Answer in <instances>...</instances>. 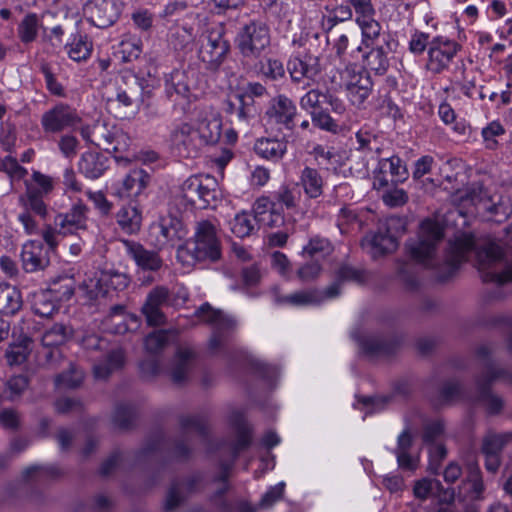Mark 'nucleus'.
Segmentation results:
<instances>
[{"label":"nucleus","instance_id":"nucleus-49","mask_svg":"<svg viewBox=\"0 0 512 512\" xmlns=\"http://www.w3.org/2000/svg\"><path fill=\"white\" fill-rule=\"evenodd\" d=\"M336 224L341 234H350L360 232L364 222L353 209L343 207L339 211Z\"/></svg>","mask_w":512,"mask_h":512},{"label":"nucleus","instance_id":"nucleus-21","mask_svg":"<svg viewBox=\"0 0 512 512\" xmlns=\"http://www.w3.org/2000/svg\"><path fill=\"white\" fill-rule=\"evenodd\" d=\"M165 95L175 108L184 113L189 110L192 95L184 71L175 69L165 78Z\"/></svg>","mask_w":512,"mask_h":512},{"label":"nucleus","instance_id":"nucleus-64","mask_svg":"<svg viewBox=\"0 0 512 512\" xmlns=\"http://www.w3.org/2000/svg\"><path fill=\"white\" fill-rule=\"evenodd\" d=\"M353 16V12L348 5H339L337 6L331 15L324 19L322 25L323 28L330 32L332 31L339 23L351 20Z\"/></svg>","mask_w":512,"mask_h":512},{"label":"nucleus","instance_id":"nucleus-11","mask_svg":"<svg viewBox=\"0 0 512 512\" xmlns=\"http://www.w3.org/2000/svg\"><path fill=\"white\" fill-rule=\"evenodd\" d=\"M185 235L182 223L177 218H164L159 223H154L149 229V241L159 251L176 247L177 256L185 251L181 243Z\"/></svg>","mask_w":512,"mask_h":512},{"label":"nucleus","instance_id":"nucleus-44","mask_svg":"<svg viewBox=\"0 0 512 512\" xmlns=\"http://www.w3.org/2000/svg\"><path fill=\"white\" fill-rule=\"evenodd\" d=\"M505 135L506 129L499 120H493L481 129L483 146L489 151L500 149L501 141Z\"/></svg>","mask_w":512,"mask_h":512},{"label":"nucleus","instance_id":"nucleus-6","mask_svg":"<svg viewBox=\"0 0 512 512\" xmlns=\"http://www.w3.org/2000/svg\"><path fill=\"white\" fill-rule=\"evenodd\" d=\"M80 135L88 143L108 153H114L117 161L128 160L127 157L117 155L126 152L130 146L129 136L117 126L106 121H96L92 125L82 126Z\"/></svg>","mask_w":512,"mask_h":512},{"label":"nucleus","instance_id":"nucleus-62","mask_svg":"<svg viewBox=\"0 0 512 512\" xmlns=\"http://www.w3.org/2000/svg\"><path fill=\"white\" fill-rule=\"evenodd\" d=\"M62 474L60 468L50 466H31L24 470L23 477L26 480L42 481L48 478H56Z\"/></svg>","mask_w":512,"mask_h":512},{"label":"nucleus","instance_id":"nucleus-56","mask_svg":"<svg viewBox=\"0 0 512 512\" xmlns=\"http://www.w3.org/2000/svg\"><path fill=\"white\" fill-rule=\"evenodd\" d=\"M39 29V19L35 13L27 14L20 22L17 32L22 43L28 44L36 40Z\"/></svg>","mask_w":512,"mask_h":512},{"label":"nucleus","instance_id":"nucleus-60","mask_svg":"<svg viewBox=\"0 0 512 512\" xmlns=\"http://www.w3.org/2000/svg\"><path fill=\"white\" fill-rule=\"evenodd\" d=\"M327 92L319 88L308 90L299 100L300 108L309 113V115L322 108Z\"/></svg>","mask_w":512,"mask_h":512},{"label":"nucleus","instance_id":"nucleus-7","mask_svg":"<svg viewBox=\"0 0 512 512\" xmlns=\"http://www.w3.org/2000/svg\"><path fill=\"white\" fill-rule=\"evenodd\" d=\"M231 49L225 37L223 24L208 27L201 36L199 57L209 71L216 72L226 60Z\"/></svg>","mask_w":512,"mask_h":512},{"label":"nucleus","instance_id":"nucleus-33","mask_svg":"<svg viewBox=\"0 0 512 512\" xmlns=\"http://www.w3.org/2000/svg\"><path fill=\"white\" fill-rule=\"evenodd\" d=\"M195 356V351L189 347L178 348L169 369L174 384L182 385L187 381Z\"/></svg>","mask_w":512,"mask_h":512},{"label":"nucleus","instance_id":"nucleus-57","mask_svg":"<svg viewBox=\"0 0 512 512\" xmlns=\"http://www.w3.org/2000/svg\"><path fill=\"white\" fill-rule=\"evenodd\" d=\"M237 100V109L235 112L232 123L238 127L246 128L250 120L254 119L257 115V109L254 104H250L247 100L235 94Z\"/></svg>","mask_w":512,"mask_h":512},{"label":"nucleus","instance_id":"nucleus-4","mask_svg":"<svg viewBox=\"0 0 512 512\" xmlns=\"http://www.w3.org/2000/svg\"><path fill=\"white\" fill-rule=\"evenodd\" d=\"M451 251L450 256H506L504 246L512 249V223L506 229L503 240H498L488 234L461 232L456 234L448 242Z\"/></svg>","mask_w":512,"mask_h":512},{"label":"nucleus","instance_id":"nucleus-48","mask_svg":"<svg viewBox=\"0 0 512 512\" xmlns=\"http://www.w3.org/2000/svg\"><path fill=\"white\" fill-rule=\"evenodd\" d=\"M117 223L126 233L132 234L140 229L141 213L135 206H123L116 214Z\"/></svg>","mask_w":512,"mask_h":512},{"label":"nucleus","instance_id":"nucleus-53","mask_svg":"<svg viewBox=\"0 0 512 512\" xmlns=\"http://www.w3.org/2000/svg\"><path fill=\"white\" fill-rule=\"evenodd\" d=\"M258 221L252 213L241 212L230 222L231 231L239 238L250 236Z\"/></svg>","mask_w":512,"mask_h":512},{"label":"nucleus","instance_id":"nucleus-36","mask_svg":"<svg viewBox=\"0 0 512 512\" xmlns=\"http://www.w3.org/2000/svg\"><path fill=\"white\" fill-rule=\"evenodd\" d=\"M202 148L216 144L222 134V120L216 115L205 116L197 120L195 126Z\"/></svg>","mask_w":512,"mask_h":512},{"label":"nucleus","instance_id":"nucleus-28","mask_svg":"<svg viewBox=\"0 0 512 512\" xmlns=\"http://www.w3.org/2000/svg\"><path fill=\"white\" fill-rule=\"evenodd\" d=\"M267 115L276 124L282 125L287 130H293L295 126L294 120L297 116V107L292 99L284 94H280L270 101Z\"/></svg>","mask_w":512,"mask_h":512},{"label":"nucleus","instance_id":"nucleus-38","mask_svg":"<svg viewBox=\"0 0 512 512\" xmlns=\"http://www.w3.org/2000/svg\"><path fill=\"white\" fill-rule=\"evenodd\" d=\"M74 269H69L67 272L57 275L51 281L49 291L56 302L60 305L71 299L74 294Z\"/></svg>","mask_w":512,"mask_h":512},{"label":"nucleus","instance_id":"nucleus-16","mask_svg":"<svg viewBox=\"0 0 512 512\" xmlns=\"http://www.w3.org/2000/svg\"><path fill=\"white\" fill-rule=\"evenodd\" d=\"M344 85L349 101L357 107H360L367 100L373 90V82L369 72L356 66L346 68Z\"/></svg>","mask_w":512,"mask_h":512},{"label":"nucleus","instance_id":"nucleus-39","mask_svg":"<svg viewBox=\"0 0 512 512\" xmlns=\"http://www.w3.org/2000/svg\"><path fill=\"white\" fill-rule=\"evenodd\" d=\"M298 187H302L305 195L310 199L319 198L323 194L324 180L320 172L312 167L306 166L301 170Z\"/></svg>","mask_w":512,"mask_h":512},{"label":"nucleus","instance_id":"nucleus-5","mask_svg":"<svg viewBox=\"0 0 512 512\" xmlns=\"http://www.w3.org/2000/svg\"><path fill=\"white\" fill-rule=\"evenodd\" d=\"M239 61L243 67L260 58L271 44L269 26L260 19H251L237 30L234 39Z\"/></svg>","mask_w":512,"mask_h":512},{"label":"nucleus","instance_id":"nucleus-10","mask_svg":"<svg viewBox=\"0 0 512 512\" xmlns=\"http://www.w3.org/2000/svg\"><path fill=\"white\" fill-rule=\"evenodd\" d=\"M184 247L191 256H221L222 244L216 225L210 220L198 221L194 237L187 240Z\"/></svg>","mask_w":512,"mask_h":512},{"label":"nucleus","instance_id":"nucleus-43","mask_svg":"<svg viewBox=\"0 0 512 512\" xmlns=\"http://www.w3.org/2000/svg\"><path fill=\"white\" fill-rule=\"evenodd\" d=\"M22 306L20 291L8 283L0 284V313L14 315Z\"/></svg>","mask_w":512,"mask_h":512},{"label":"nucleus","instance_id":"nucleus-42","mask_svg":"<svg viewBox=\"0 0 512 512\" xmlns=\"http://www.w3.org/2000/svg\"><path fill=\"white\" fill-rule=\"evenodd\" d=\"M33 341L27 335H20L6 350V360L9 365L24 363L32 351Z\"/></svg>","mask_w":512,"mask_h":512},{"label":"nucleus","instance_id":"nucleus-25","mask_svg":"<svg viewBox=\"0 0 512 512\" xmlns=\"http://www.w3.org/2000/svg\"><path fill=\"white\" fill-rule=\"evenodd\" d=\"M287 70L293 82L314 79L321 71L319 57L310 52L292 55L287 62Z\"/></svg>","mask_w":512,"mask_h":512},{"label":"nucleus","instance_id":"nucleus-24","mask_svg":"<svg viewBox=\"0 0 512 512\" xmlns=\"http://www.w3.org/2000/svg\"><path fill=\"white\" fill-rule=\"evenodd\" d=\"M170 305V292L164 286H157L149 292L142 306V313L149 326H161L166 323L162 307Z\"/></svg>","mask_w":512,"mask_h":512},{"label":"nucleus","instance_id":"nucleus-35","mask_svg":"<svg viewBox=\"0 0 512 512\" xmlns=\"http://www.w3.org/2000/svg\"><path fill=\"white\" fill-rule=\"evenodd\" d=\"M364 49L366 51L362 53V59L365 67L377 75H384L390 66L388 55L396 52V50H388L385 45Z\"/></svg>","mask_w":512,"mask_h":512},{"label":"nucleus","instance_id":"nucleus-15","mask_svg":"<svg viewBox=\"0 0 512 512\" xmlns=\"http://www.w3.org/2000/svg\"><path fill=\"white\" fill-rule=\"evenodd\" d=\"M472 202L478 213L488 221L502 223L512 216V200L508 195H488L480 191L472 197Z\"/></svg>","mask_w":512,"mask_h":512},{"label":"nucleus","instance_id":"nucleus-19","mask_svg":"<svg viewBox=\"0 0 512 512\" xmlns=\"http://www.w3.org/2000/svg\"><path fill=\"white\" fill-rule=\"evenodd\" d=\"M88 219V206L78 200L67 211L56 214L53 222L54 229L61 235L75 234L79 230L87 229Z\"/></svg>","mask_w":512,"mask_h":512},{"label":"nucleus","instance_id":"nucleus-41","mask_svg":"<svg viewBox=\"0 0 512 512\" xmlns=\"http://www.w3.org/2000/svg\"><path fill=\"white\" fill-rule=\"evenodd\" d=\"M255 153L261 158L278 161L287 151V142L275 138L258 139L254 145Z\"/></svg>","mask_w":512,"mask_h":512},{"label":"nucleus","instance_id":"nucleus-8","mask_svg":"<svg viewBox=\"0 0 512 512\" xmlns=\"http://www.w3.org/2000/svg\"><path fill=\"white\" fill-rule=\"evenodd\" d=\"M127 279L124 275L102 272L100 277L98 271L85 273V278L79 285L80 296L85 298L87 303L93 304L107 297L116 295L115 290L126 287Z\"/></svg>","mask_w":512,"mask_h":512},{"label":"nucleus","instance_id":"nucleus-14","mask_svg":"<svg viewBox=\"0 0 512 512\" xmlns=\"http://www.w3.org/2000/svg\"><path fill=\"white\" fill-rule=\"evenodd\" d=\"M197 315L206 323L213 326V334L209 341V349L212 352L224 348L229 333L235 328L234 319L225 315L221 310H216L209 303L202 304L197 310Z\"/></svg>","mask_w":512,"mask_h":512},{"label":"nucleus","instance_id":"nucleus-31","mask_svg":"<svg viewBox=\"0 0 512 512\" xmlns=\"http://www.w3.org/2000/svg\"><path fill=\"white\" fill-rule=\"evenodd\" d=\"M369 278V273L366 270L356 269L349 265H342L336 271L335 281L323 291L325 299H334L341 293V288L344 282L352 281L358 284L365 283Z\"/></svg>","mask_w":512,"mask_h":512},{"label":"nucleus","instance_id":"nucleus-45","mask_svg":"<svg viewBox=\"0 0 512 512\" xmlns=\"http://www.w3.org/2000/svg\"><path fill=\"white\" fill-rule=\"evenodd\" d=\"M59 307L60 305L47 289L40 290L32 295L31 308L40 317L52 316L58 311Z\"/></svg>","mask_w":512,"mask_h":512},{"label":"nucleus","instance_id":"nucleus-23","mask_svg":"<svg viewBox=\"0 0 512 512\" xmlns=\"http://www.w3.org/2000/svg\"><path fill=\"white\" fill-rule=\"evenodd\" d=\"M170 140L183 157H196L202 149L196 127L183 122L171 131Z\"/></svg>","mask_w":512,"mask_h":512},{"label":"nucleus","instance_id":"nucleus-46","mask_svg":"<svg viewBox=\"0 0 512 512\" xmlns=\"http://www.w3.org/2000/svg\"><path fill=\"white\" fill-rule=\"evenodd\" d=\"M149 175L142 169L132 170L123 180L122 194L127 197L138 196L147 186Z\"/></svg>","mask_w":512,"mask_h":512},{"label":"nucleus","instance_id":"nucleus-18","mask_svg":"<svg viewBox=\"0 0 512 512\" xmlns=\"http://www.w3.org/2000/svg\"><path fill=\"white\" fill-rule=\"evenodd\" d=\"M484 283L503 285L512 281V262L509 258H473Z\"/></svg>","mask_w":512,"mask_h":512},{"label":"nucleus","instance_id":"nucleus-51","mask_svg":"<svg viewBox=\"0 0 512 512\" xmlns=\"http://www.w3.org/2000/svg\"><path fill=\"white\" fill-rule=\"evenodd\" d=\"M70 59L76 62L86 61L92 53L93 44L86 35H78L66 45Z\"/></svg>","mask_w":512,"mask_h":512},{"label":"nucleus","instance_id":"nucleus-1","mask_svg":"<svg viewBox=\"0 0 512 512\" xmlns=\"http://www.w3.org/2000/svg\"><path fill=\"white\" fill-rule=\"evenodd\" d=\"M232 424L236 433L235 439L214 443L209 435L207 421L203 416H182L180 418L182 431L180 438L170 445L162 434L155 435L139 451L137 461L140 463L158 461L163 457L164 451H167L169 456L176 460L185 461L191 456L192 437L195 436L209 452L227 448L231 454V460L235 462L239 454L250 447L252 443V430L239 413L234 414Z\"/></svg>","mask_w":512,"mask_h":512},{"label":"nucleus","instance_id":"nucleus-63","mask_svg":"<svg viewBox=\"0 0 512 512\" xmlns=\"http://www.w3.org/2000/svg\"><path fill=\"white\" fill-rule=\"evenodd\" d=\"M462 397V387L455 380L446 381L440 389L436 406H442L451 403Z\"/></svg>","mask_w":512,"mask_h":512},{"label":"nucleus","instance_id":"nucleus-20","mask_svg":"<svg viewBox=\"0 0 512 512\" xmlns=\"http://www.w3.org/2000/svg\"><path fill=\"white\" fill-rule=\"evenodd\" d=\"M72 331L70 326L61 323H55L45 330L41 338L42 351L39 352L44 357V363L52 364L61 356L59 346L66 343Z\"/></svg>","mask_w":512,"mask_h":512},{"label":"nucleus","instance_id":"nucleus-27","mask_svg":"<svg viewBox=\"0 0 512 512\" xmlns=\"http://www.w3.org/2000/svg\"><path fill=\"white\" fill-rule=\"evenodd\" d=\"M357 341L362 351L371 357L391 355L400 344L396 335L367 334L359 337Z\"/></svg>","mask_w":512,"mask_h":512},{"label":"nucleus","instance_id":"nucleus-50","mask_svg":"<svg viewBox=\"0 0 512 512\" xmlns=\"http://www.w3.org/2000/svg\"><path fill=\"white\" fill-rule=\"evenodd\" d=\"M142 49L143 43L138 36L126 34L119 43L118 53L121 54L122 61L131 62L140 57Z\"/></svg>","mask_w":512,"mask_h":512},{"label":"nucleus","instance_id":"nucleus-37","mask_svg":"<svg viewBox=\"0 0 512 512\" xmlns=\"http://www.w3.org/2000/svg\"><path fill=\"white\" fill-rule=\"evenodd\" d=\"M125 364L123 349H112L93 366L94 376L97 379H107L113 372L120 370Z\"/></svg>","mask_w":512,"mask_h":512},{"label":"nucleus","instance_id":"nucleus-17","mask_svg":"<svg viewBox=\"0 0 512 512\" xmlns=\"http://www.w3.org/2000/svg\"><path fill=\"white\" fill-rule=\"evenodd\" d=\"M460 49V45L444 36L434 37L428 48L427 69L433 74L446 70Z\"/></svg>","mask_w":512,"mask_h":512},{"label":"nucleus","instance_id":"nucleus-59","mask_svg":"<svg viewBox=\"0 0 512 512\" xmlns=\"http://www.w3.org/2000/svg\"><path fill=\"white\" fill-rule=\"evenodd\" d=\"M115 318H119L121 321L117 322L116 326L111 329V333L114 334H124L128 331L127 319L131 318L135 320L132 315L126 312L125 306L121 304L111 306L109 314L104 320V324L113 323Z\"/></svg>","mask_w":512,"mask_h":512},{"label":"nucleus","instance_id":"nucleus-2","mask_svg":"<svg viewBox=\"0 0 512 512\" xmlns=\"http://www.w3.org/2000/svg\"><path fill=\"white\" fill-rule=\"evenodd\" d=\"M476 354L480 361L481 372L475 379L476 395L473 401L483 404L488 414L496 415L501 412L504 402L501 397L491 392V386L498 380L512 385V370L500 366L493 358L488 346H480Z\"/></svg>","mask_w":512,"mask_h":512},{"label":"nucleus","instance_id":"nucleus-54","mask_svg":"<svg viewBox=\"0 0 512 512\" xmlns=\"http://www.w3.org/2000/svg\"><path fill=\"white\" fill-rule=\"evenodd\" d=\"M334 252V245L329 238L321 235H313L303 246V253L308 256H330Z\"/></svg>","mask_w":512,"mask_h":512},{"label":"nucleus","instance_id":"nucleus-30","mask_svg":"<svg viewBox=\"0 0 512 512\" xmlns=\"http://www.w3.org/2000/svg\"><path fill=\"white\" fill-rule=\"evenodd\" d=\"M201 480L202 477L199 474H193L182 481L174 480L166 495L165 511L175 510L185 500L186 496L197 488Z\"/></svg>","mask_w":512,"mask_h":512},{"label":"nucleus","instance_id":"nucleus-34","mask_svg":"<svg viewBox=\"0 0 512 512\" xmlns=\"http://www.w3.org/2000/svg\"><path fill=\"white\" fill-rule=\"evenodd\" d=\"M246 73L263 76L269 80L277 81L285 76L283 63L275 58L264 59L263 55L242 68Z\"/></svg>","mask_w":512,"mask_h":512},{"label":"nucleus","instance_id":"nucleus-47","mask_svg":"<svg viewBox=\"0 0 512 512\" xmlns=\"http://www.w3.org/2000/svg\"><path fill=\"white\" fill-rule=\"evenodd\" d=\"M378 169L380 170V173L389 171L392 176L391 181L394 183H402L409 176L406 165L403 164L401 158L396 155L380 159L378 162Z\"/></svg>","mask_w":512,"mask_h":512},{"label":"nucleus","instance_id":"nucleus-55","mask_svg":"<svg viewBox=\"0 0 512 512\" xmlns=\"http://www.w3.org/2000/svg\"><path fill=\"white\" fill-rule=\"evenodd\" d=\"M511 439V433L497 434L489 432L483 438L481 451L483 454L501 455L503 448Z\"/></svg>","mask_w":512,"mask_h":512},{"label":"nucleus","instance_id":"nucleus-22","mask_svg":"<svg viewBox=\"0 0 512 512\" xmlns=\"http://www.w3.org/2000/svg\"><path fill=\"white\" fill-rule=\"evenodd\" d=\"M361 29V46L357 51L363 52V48L385 45L388 50H397L399 43L393 34L382 30L381 24L375 18L362 21L358 24Z\"/></svg>","mask_w":512,"mask_h":512},{"label":"nucleus","instance_id":"nucleus-52","mask_svg":"<svg viewBox=\"0 0 512 512\" xmlns=\"http://www.w3.org/2000/svg\"><path fill=\"white\" fill-rule=\"evenodd\" d=\"M175 336V332L172 330H156L148 334L145 338L144 345L145 350L150 355L160 353L171 339Z\"/></svg>","mask_w":512,"mask_h":512},{"label":"nucleus","instance_id":"nucleus-26","mask_svg":"<svg viewBox=\"0 0 512 512\" xmlns=\"http://www.w3.org/2000/svg\"><path fill=\"white\" fill-rule=\"evenodd\" d=\"M84 13L89 22L102 29L113 25L119 17L118 8L112 0H91L86 3Z\"/></svg>","mask_w":512,"mask_h":512},{"label":"nucleus","instance_id":"nucleus-61","mask_svg":"<svg viewBox=\"0 0 512 512\" xmlns=\"http://www.w3.org/2000/svg\"><path fill=\"white\" fill-rule=\"evenodd\" d=\"M26 195V200L23 197L20 198L26 211L32 210L35 214L44 218L47 214V207L42 199L43 195H41V192L34 188V186H28Z\"/></svg>","mask_w":512,"mask_h":512},{"label":"nucleus","instance_id":"nucleus-13","mask_svg":"<svg viewBox=\"0 0 512 512\" xmlns=\"http://www.w3.org/2000/svg\"><path fill=\"white\" fill-rule=\"evenodd\" d=\"M443 238V227L434 220L425 219L421 222L418 235L406 241V250L413 257L432 256Z\"/></svg>","mask_w":512,"mask_h":512},{"label":"nucleus","instance_id":"nucleus-40","mask_svg":"<svg viewBox=\"0 0 512 512\" xmlns=\"http://www.w3.org/2000/svg\"><path fill=\"white\" fill-rule=\"evenodd\" d=\"M78 169L85 177L97 179L107 169V158L99 153H83L78 163Z\"/></svg>","mask_w":512,"mask_h":512},{"label":"nucleus","instance_id":"nucleus-29","mask_svg":"<svg viewBox=\"0 0 512 512\" xmlns=\"http://www.w3.org/2000/svg\"><path fill=\"white\" fill-rule=\"evenodd\" d=\"M361 246L366 253L381 256L395 252L398 242L387 230L370 232L361 240Z\"/></svg>","mask_w":512,"mask_h":512},{"label":"nucleus","instance_id":"nucleus-12","mask_svg":"<svg viewBox=\"0 0 512 512\" xmlns=\"http://www.w3.org/2000/svg\"><path fill=\"white\" fill-rule=\"evenodd\" d=\"M40 123L45 134H59L76 130L82 118L76 108L59 102L42 114Z\"/></svg>","mask_w":512,"mask_h":512},{"label":"nucleus","instance_id":"nucleus-58","mask_svg":"<svg viewBox=\"0 0 512 512\" xmlns=\"http://www.w3.org/2000/svg\"><path fill=\"white\" fill-rule=\"evenodd\" d=\"M135 406L130 403H120L116 405L113 414V422L120 429H129L135 420Z\"/></svg>","mask_w":512,"mask_h":512},{"label":"nucleus","instance_id":"nucleus-3","mask_svg":"<svg viewBox=\"0 0 512 512\" xmlns=\"http://www.w3.org/2000/svg\"><path fill=\"white\" fill-rule=\"evenodd\" d=\"M469 258H402L398 262V277L409 291L420 286L421 273L431 271L439 281L451 278L459 270L464 260Z\"/></svg>","mask_w":512,"mask_h":512},{"label":"nucleus","instance_id":"nucleus-32","mask_svg":"<svg viewBox=\"0 0 512 512\" xmlns=\"http://www.w3.org/2000/svg\"><path fill=\"white\" fill-rule=\"evenodd\" d=\"M273 203L268 214L269 217L281 218L280 210L285 207L288 210L298 207L301 199V190L298 184L282 185L273 193Z\"/></svg>","mask_w":512,"mask_h":512},{"label":"nucleus","instance_id":"nucleus-9","mask_svg":"<svg viewBox=\"0 0 512 512\" xmlns=\"http://www.w3.org/2000/svg\"><path fill=\"white\" fill-rule=\"evenodd\" d=\"M182 198L198 209H205L218 200V182L211 175H193L181 187Z\"/></svg>","mask_w":512,"mask_h":512}]
</instances>
